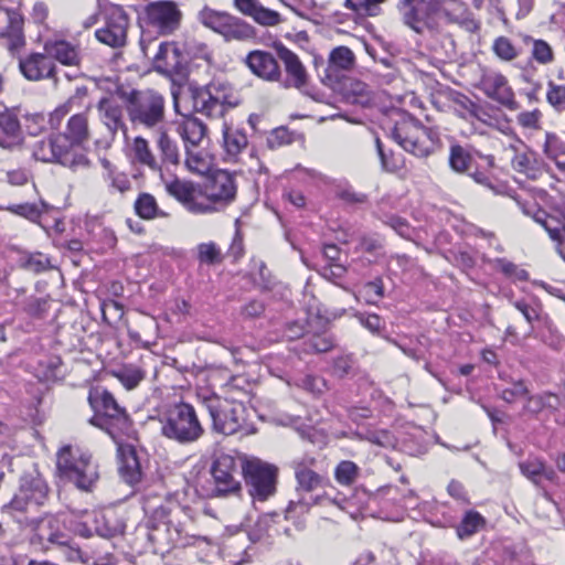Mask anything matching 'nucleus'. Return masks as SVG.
I'll return each mask as SVG.
<instances>
[{
    "label": "nucleus",
    "mask_w": 565,
    "mask_h": 565,
    "mask_svg": "<svg viewBox=\"0 0 565 565\" xmlns=\"http://www.w3.org/2000/svg\"><path fill=\"white\" fill-rule=\"evenodd\" d=\"M56 468L62 480L82 491H90L99 479L97 465L92 455L78 447L64 446L57 452Z\"/></svg>",
    "instance_id": "nucleus-1"
},
{
    "label": "nucleus",
    "mask_w": 565,
    "mask_h": 565,
    "mask_svg": "<svg viewBox=\"0 0 565 565\" xmlns=\"http://www.w3.org/2000/svg\"><path fill=\"white\" fill-rule=\"evenodd\" d=\"M161 434L181 445L198 441L204 435V428L196 411L189 403H178L160 418Z\"/></svg>",
    "instance_id": "nucleus-2"
},
{
    "label": "nucleus",
    "mask_w": 565,
    "mask_h": 565,
    "mask_svg": "<svg viewBox=\"0 0 565 565\" xmlns=\"http://www.w3.org/2000/svg\"><path fill=\"white\" fill-rule=\"evenodd\" d=\"M203 404L212 418L213 429L216 433L226 436L239 431L252 433L248 424V411L242 402L211 395L204 397Z\"/></svg>",
    "instance_id": "nucleus-3"
},
{
    "label": "nucleus",
    "mask_w": 565,
    "mask_h": 565,
    "mask_svg": "<svg viewBox=\"0 0 565 565\" xmlns=\"http://www.w3.org/2000/svg\"><path fill=\"white\" fill-rule=\"evenodd\" d=\"M88 402L97 412L90 419V423L106 430L114 440H117L129 430V416L110 392L106 390L92 391L88 396Z\"/></svg>",
    "instance_id": "nucleus-4"
},
{
    "label": "nucleus",
    "mask_w": 565,
    "mask_h": 565,
    "mask_svg": "<svg viewBox=\"0 0 565 565\" xmlns=\"http://www.w3.org/2000/svg\"><path fill=\"white\" fill-rule=\"evenodd\" d=\"M393 139L416 157H427L436 143L433 131L412 116H403L392 129Z\"/></svg>",
    "instance_id": "nucleus-5"
},
{
    "label": "nucleus",
    "mask_w": 565,
    "mask_h": 565,
    "mask_svg": "<svg viewBox=\"0 0 565 565\" xmlns=\"http://www.w3.org/2000/svg\"><path fill=\"white\" fill-rule=\"evenodd\" d=\"M198 21L223 36L226 42L247 41L255 36V29L246 21L207 6L198 12Z\"/></svg>",
    "instance_id": "nucleus-6"
},
{
    "label": "nucleus",
    "mask_w": 565,
    "mask_h": 565,
    "mask_svg": "<svg viewBox=\"0 0 565 565\" xmlns=\"http://www.w3.org/2000/svg\"><path fill=\"white\" fill-rule=\"evenodd\" d=\"M32 154L39 161L57 162L74 171L89 167L87 157L82 153H72L67 140L61 135L36 141L33 145Z\"/></svg>",
    "instance_id": "nucleus-7"
},
{
    "label": "nucleus",
    "mask_w": 565,
    "mask_h": 565,
    "mask_svg": "<svg viewBox=\"0 0 565 565\" xmlns=\"http://www.w3.org/2000/svg\"><path fill=\"white\" fill-rule=\"evenodd\" d=\"M242 473L253 499L265 501L276 491L277 468L259 459H243Z\"/></svg>",
    "instance_id": "nucleus-8"
},
{
    "label": "nucleus",
    "mask_w": 565,
    "mask_h": 565,
    "mask_svg": "<svg viewBox=\"0 0 565 565\" xmlns=\"http://www.w3.org/2000/svg\"><path fill=\"white\" fill-rule=\"evenodd\" d=\"M130 121L146 128H154L164 119V99L154 90L138 92L128 106Z\"/></svg>",
    "instance_id": "nucleus-9"
},
{
    "label": "nucleus",
    "mask_w": 565,
    "mask_h": 565,
    "mask_svg": "<svg viewBox=\"0 0 565 565\" xmlns=\"http://www.w3.org/2000/svg\"><path fill=\"white\" fill-rule=\"evenodd\" d=\"M98 118L105 131L94 139L95 145L100 149H109L119 131L127 135V125L124 119V107L114 98L103 97L97 106Z\"/></svg>",
    "instance_id": "nucleus-10"
},
{
    "label": "nucleus",
    "mask_w": 565,
    "mask_h": 565,
    "mask_svg": "<svg viewBox=\"0 0 565 565\" xmlns=\"http://www.w3.org/2000/svg\"><path fill=\"white\" fill-rule=\"evenodd\" d=\"M179 513L180 510L171 511L164 507L154 509L148 523L149 540L162 546L177 544L183 531L180 522H175Z\"/></svg>",
    "instance_id": "nucleus-11"
},
{
    "label": "nucleus",
    "mask_w": 565,
    "mask_h": 565,
    "mask_svg": "<svg viewBox=\"0 0 565 565\" xmlns=\"http://www.w3.org/2000/svg\"><path fill=\"white\" fill-rule=\"evenodd\" d=\"M164 188L168 194L180 202L190 213H213L210 203L202 196V188L199 184L175 178L164 181Z\"/></svg>",
    "instance_id": "nucleus-12"
},
{
    "label": "nucleus",
    "mask_w": 565,
    "mask_h": 565,
    "mask_svg": "<svg viewBox=\"0 0 565 565\" xmlns=\"http://www.w3.org/2000/svg\"><path fill=\"white\" fill-rule=\"evenodd\" d=\"M104 26L95 32L97 40L111 47L125 45L129 21L124 9L110 4L104 10Z\"/></svg>",
    "instance_id": "nucleus-13"
},
{
    "label": "nucleus",
    "mask_w": 565,
    "mask_h": 565,
    "mask_svg": "<svg viewBox=\"0 0 565 565\" xmlns=\"http://www.w3.org/2000/svg\"><path fill=\"white\" fill-rule=\"evenodd\" d=\"M241 458L228 454L218 455L212 463L211 473L215 483V491L218 494L235 493L241 490L238 480Z\"/></svg>",
    "instance_id": "nucleus-14"
},
{
    "label": "nucleus",
    "mask_w": 565,
    "mask_h": 565,
    "mask_svg": "<svg viewBox=\"0 0 565 565\" xmlns=\"http://www.w3.org/2000/svg\"><path fill=\"white\" fill-rule=\"evenodd\" d=\"M478 87L487 97L495 100L504 107L511 110H515L518 108L514 92L509 85L508 78L502 73L491 68H483Z\"/></svg>",
    "instance_id": "nucleus-15"
},
{
    "label": "nucleus",
    "mask_w": 565,
    "mask_h": 565,
    "mask_svg": "<svg viewBox=\"0 0 565 565\" xmlns=\"http://www.w3.org/2000/svg\"><path fill=\"white\" fill-rule=\"evenodd\" d=\"M202 196L210 203L213 213L232 203L236 196L233 175L226 171L216 172L202 189Z\"/></svg>",
    "instance_id": "nucleus-16"
},
{
    "label": "nucleus",
    "mask_w": 565,
    "mask_h": 565,
    "mask_svg": "<svg viewBox=\"0 0 565 565\" xmlns=\"http://www.w3.org/2000/svg\"><path fill=\"white\" fill-rule=\"evenodd\" d=\"M398 11L406 25L417 33H422L425 28L430 26L433 13H437L435 2L424 0H403L398 4Z\"/></svg>",
    "instance_id": "nucleus-17"
},
{
    "label": "nucleus",
    "mask_w": 565,
    "mask_h": 565,
    "mask_svg": "<svg viewBox=\"0 0 565 565\" xmlns=\"http://www.w3.org/2000/svg\"><path fill=\"white\" fill-rule=\"evenodd\" d=\"M277 57L284 64L286 77L282 82L285 87L302 89L309 79L308 72L300 61L299 56L286 47L282 43H275Z\"/></svg>",
    "instance_id": "nucleus-18"
},
{
    "label": "nucleus",
    "mask_w": 565,
    "mask_h": 565,
    "mask_svg": "<svg viewBox=\"0 0 565 565\" xmlns=\"http://www.w3.org/2000/svg\"><path fill=\"white\" fill-rule=\"evenodd\" d=\"M25 525L34 532V536L40 543L46 541L56 545H66L71 540L64 532L63 523L53 515H46L39 520L25 519Z\"/></svg>",
    "instance_id": "nucleus-19"
},
{
    "label": "nucleus",
    "mask_w": 565,
    "mask_h": 565,
    "mask_svg": "<svg viewBox=\"0 0 565 565\" xmlns=\"http://www.w3.org/2000/svg\"><path fill=\"white\" fill-rule=\"evenodd\" d=\"M150 22L159 28L161 33H172L180 25L182 13L172 1L150 3L147 8Z\"/></svg>",
    "instance_id": "nucleus-20"
},
{
    "label": "nucleus",
    "mask_w": 565,
    "mask_h": 565,
    "mask_svg": "<svg viewBox=\"0 0 565 565\" xmlns=\"http://www.w3.org/2000/svg\"><path fill=\"white\" fill-rule=\"evenodd\" d=\"M245 64L255 76L263 81H281L282 73L280 66L276 57L267 51L255 50L249 52L245 58Z\"/></svg>",
    "instance_id": "nucleus-21"
},
{
    "label": "nucleus",
    "mask_w": 565,
    "mask_h": 565,
    "mask_svg": "<svg viewBox=\"0 0 565 565\" xmlns=\"http://www.w3.org/2000/svg\"><path fill=\"white\" fill-rule=\"evenodd\" d=\"M22 26L23 18L18 10L0 6V38L8 39V47L12 52L24 45Z\"/></svg>",
    "instance_id": "nucleus-22"
},
{
    "label": "nucleus",
    "mask_w": 565,
    "mask_h": 565,
    "mask_svg": "<svg viewBox=\"0 0 565 565\" xmlns=\"http://www.w3.org/2000/svg\"><path fill=\"white\" fill-rule=\"evenodd\" d=\"M355 64L356 58L351 49L344 45L334 47L328 56L324 81L338 82L344 74L353 71Z\"/></svg>",
    "instance_id": "nucleus-23"
},
{
    "label": "nucleus",
    "mask_w": 565,
    "mask_h": 565,
    "mask_svg": "<svg viewBox=\"0 0 565 565\" xmlns=\"http://www.w3.org/2000/svg\"><path fill=\"white\" fill-rule=\"evenodd\" d=\"M235 8L263 26H276L282 22L280 13L265 8L258 0H234Z\"/></svg>",
    "instance_id": "nucleus-24"
},
{
    "label": "nucleus",
    "mask_w": 565,
    "mask_h": 565,
    "mask_svg": "<svg viewBox=\"0 0 565 565\" xmlns=\"http://www.w3.org/2000/svg\"><path fill=\"white\" fill-rule=\"evenodd\" d=\"M19 66L21 73L29 81L52 77L55 71V65L46 53H33L25 60H21Z\"/></svg>",
    "instance_id": "nucleus-25"
},
{
    "label": "nucleus",
    "mask_w": 565,
    "mask_h": 565,
    "mask_svg": "<svg viewBox=\"0 0 565 565\" xmlns=\"http://www.w3.org/2000/svg\"><path fill=\"white\" fill-rule=\"evenodd\" d=\"M119 455V473L121 478L129 484H136L141 479V467L137 457V451L132 446H120Z\"/></svg>",
    "instance_id": "nucleus-26"
},
{
    "label": "nucleus",
    "mask_w": 565,
    "mask_h": 565,
    "mask_svg": "<svg viewBox=\"0 0 565 565\" xmlns=\"http://www.w3.org/2000/svg\"><path fill=\"white\" fill-rule=\"evenodd\" d=\"M70 145V150L73 145H83L89 139V125H88V108L85 111L72 115L66 124L63 135Z\"/></svg>",
    "instance_id": "nucleus-27"
},
{
    "label": "nucleus",
    "mask_w": 565,
    "mask_h": 565,
    "mask_svg": "<svg viewBox=\"0 0 565 565\" xmlns=\"http://www.w3.org/2000/svg\"><path fill=\"white\" fill-rule=\"evenodd\" d=\"M177 131L186 147H200L206 137V126L196 117H184L177 124Z\"/></svg>",
    "instance_id": "nucleus-28"
},
{
    "label": "nucleus",
    "mask_w": 565,
    "mask_h": 565,
    "mask_svg": "<svg viewBox=\"0 0 565 565\" xmlns=\"http://www.w3.org/2000/svg\"><path fill=\"white\" fill-rule=\"evenodd\" d=\"M44 51L50 58H55L64 65H77L79 52L76 45L65 40H49L44 44Z\"/></svg>",
    "instance_id": "nucleus-29"
},
{
    "label": "nucleus",
    "mask_w": 565,
    "mask_h": 565,
    "mask_svg": "<svg viewBox=\"0 0 565 565\" xmlns=\"http://www.w3.org/2000/svg\"><path fill=\"white\" fill-rule=\"evenodd\" d=\"M154 67L163 74L178 71L180 61V51L174 43H161L157 54L153 57Z\"/></svg>",
    "instance_id": "nucleus-30"
},
{
    "label": "nucleus",
    "mask_w": 565,
    "mask_h": 565,
    "mask_svg": "<svg viewBox=\"0 0 565 565\" xmlns=\"http://www.w3.org/2000/svg\"><path fill=\"white\" fill-rule=\"evenodd\" d=\"M0 129L7 138L0 139V147L12 149L21 142V127L15 115L10 113L7 107L0 110Z\"/></svg>",
    "instance_id": "nucleus-31"
},
{
    "label": "nucleus",
    "mask_w": 565,
    "mask_h": 565,
    "mask_svg": "<svg viewBox=\"0 0 565 565\" xmlns=\"http://www.w3.org/2000/svg\"><path fill=\"white\" fill-rule=\"evenodd\" d=\"M294 470L299 491L313 492L328 483V479L313 471L305 462H295Z\"/></svg>",
    "instance_id": "nucleus-32"
},
{
    "label": "nucleus",
    "mask_w": 565,
    "mask_h": 565,
    "mask_svg": "<svg viewBox=\"0 0 565 565\" xmlns=\"http://www.w3.org/2000/svg\"><path fill=\"white\" fill-rule=\"evenodd\" d=\"M130 149L135 162L149 168L153 172L162 171L161 163L152 152L147 139L140 136L135 137Z\"/></svg>",
    "instance_id": "nucleus-33"
},
{
    "label": "nucleus",
    "mask_w": 565,
    "mask_h": 565,
    "mask_svg": "<svg viewBox=\"0 0 565 565\" xmlns=\"http://www.w3.org/2000/svg\"><path fill=\"white\" fill-rule=\"evenodd\" d=\"M156 146L160 153V163L178 166L180 163V150L177 141L166 129L160 128L157 132Z\"/></svg>",
    "instance_id": "nucleus-34"
},
{
    "label": "nucleus",
    "mask_w": 565,
    "mask_h": 565,
    "mask_svg": "<svg viewBox=\"0 0 565 565\" xmlns=\"http://www.w3.org/2000/svg\"><path fill=\"white\" fill-rule=\"evenodd\" d=\"M193 99L194 108L206 117L218 119L226 114L207 86L196 90Z\"/></svg>",
    "instance_id": "nucleus-35"
},
{
    "label": "nucleus",
    "mask_w": 565,
    "mask_h": 565,
    "mask_svg": "<svg viewBox=\"0 0 565 565\" xmlns=\"http://www.w3.org/2000/svg\"><path fill=\"white\" fill-rule=\"evenodd\" d=\"M206 86L211 94H214V99L221 104L225 113L241 104V98L232 85L215 81Z\"/></svg>",
    "instance_id": "nucleus-36"
},
{
    "label": "nucleus",
    "mask_w": 565,
    "mask_h": 565,
    "mask_svg": "<svg viewBox=\"0 0 565 565\" xmlns=\"http://www.w3.org/2000/svg\"><path fill=\"white\" fill-rule=\"evenodd\" d=\"M184 164L190 172L203 175L211 170L212 159L205 150L199 149V147H186Z\"/></svg>",
    "instance_id": "nucleus-37"
},
{
    "label": "nucleus",
    "mask_w": 565,
    "mask_h": 565,
    "mask_svg": "<svg viewBox=\"0 0 565 565\" xmlns=\"http://www.w3.org/2000/svg\"><path fill=\"white\" fill-rule=\"evenodd\" d=\"M111 374L128 391L135 390L146 377V372L141 367L132 364L124 365L113 371Z\"/></svg>",
    "instance_id": "nucleus-38"
},
{
    "label": "nucleus",
    "mask_w": 565,
    "mask_h": 565,
    "mask_svg": "<svg viewBox=\"0 0 565 565\" xmlns=\"http://www.w3.org/2000/svg\"><path fill=\"white\" fill-rule=\"evenodd\" d=\"M525 43L531 44V57L542 66L550 65L555 60L553 47L542 39L525 38Z\"/></svg>",
    "instance_id": "nucleus-39"
},
{
    "label": "nucleus",
    "mask_w": 565,
    "mask_h": 565,
    "mask_svg": "<svg viewBox=\"0 0 565 565\" xmlns=\"http://www.w3.org/2000/svg\"><path fill=\"white\" fill-rule=\"evenodd\" d=\"M386 0H345L344 9L361 18L376 17L381 13V7Z\"/></svg>",
    "instance_id": "nucleus-40"
},
{
    "label": "nucleus",
    "mask_w": 565,
    "mask_h": 565,
    "mask_svg": "<svg viewBox=\"0 0 565 565\" xmlns=\"http://www.w3.org/2000/svg\"><path fill=\"white\" fill-rule=\"evenodd\" d=\"M561 404L559 397L551 392H544L537 395H529L527 403L524 405L526 412L539 414L544 408L557 409Z\"/></svg>",
    "instance_id": "nucleus-41"
},
{
    "label": "nucleus",
    "mask_w": 565,
    "mask_h": 565,
    "mask_svg": "<svg viewBox=\"0 0 565 565\" xmlns=\"http://www.w3.org/2000/svg\"><path fill=\"white\" fill-rule=\"evenodd\" d=\"M223 136L226 153L231 157L239 154L248 145L247 136L242 130L225 127Z\"/></svg>",
    "instance_id": "nucleus-42"
},
{
    "label": "nucleus",
    "mask_w": 565,
    "mask_h": 565,
    "mask_svg": "<svg viewBox=\"0 0 565 565\" xmlns=\"http://www.w3.org/2000/svg\"><path fill=\"white\" fill-rule=\"evenodd\" d=\"M360 476V468L350 460H342L334 469V479L344 487L352 486Z\"/></svg>",
    "instance_id": "nucleus-43"
},
{
    "label": "nucleus",
    "mask_w": 565,
    "mask_h": 565,
    "mask_svg": "<svg viewBox=\"0 0 565 565\" xmlns=\"http://www.w3.org/2000/svg\"><path fill=\"white\" fill-rule=\"evenodd\" d=\"M136 213L145 220H151L160 215L157 200L149 193H141L135 202Z\"/></svg>",
    "instance_id": "nucleus-44"
},
{
    "label": "nucleus",
    "mask_w": 565,
    "mask_h": 565,
    "mask_svg": "<svg viewBox=\"0 0 565 565\" xmlns=\"http://www.w3.org/2000/svg\"><path fill=\"white\" fill-rule=\"evenodd\" d=\"M472 162L471 154L461 146L452 145L449 152V164L456 172L468 171Z\"/></svg>",
    "instance_id": "nucleus-45"
},
{
    "label": "nucleus",
    "mask_w": 565,
    "mask_h": 565,
    "mask_svg": "<svg viewBox=\"0 0 565 565\" xmlns=\"http://www.w3.org/2000/svg\"><path fill=\"white\" fill-rule=\"evenodd\" d=\"M492 51L503 62H512L519 57V50L507 36H499L493 41Z\"/></svg>",
    "instance_id": "nucleus-46"
},
{
    "label": "nucleus",
    "mask_w": 565,
    "mask_h": 565,
    "mask_svg": "<svg viewBox=\"0 0 565 565\" xmlns=\"http://www.w3.org/2000/svg\"><path fill=\"white\" fill-rule=\"evenodd\" d=\"M546 100L555 110L565 111V85L550 81L547 83Z\"/></svg>",
    "instance_id": "nucleus-47"
},
{
    "label": "nucleus",
    "mask_w": 565,
    "mask_h": 565,
    "mask_svg": "<svg viewBox=\"0 0 565 565\" xmlns=\"http://www.w3.org/2000/svg\"><path fill=\"white\" fill-rule=\"evenodd\" d=\"M534 220L545 228L553 241L562 238L563 227L555 217L547 215L544 211H540L534 215Z\"/></svg>",
    "instance_id": "nucleus-48"
},
{
    "label": "nucleus",
    "mask_w": 565,
    "mask_h": 565,
    "mask_svg": "<svg viewBox=\"0 0 565 565\" xmlns=\"http://www.w3.org/2000/svg\"><path fill=\"white\" fill-rule=\"evenodd\" d=\"M545 462L539 458H527L520 462L519 467L523 476L530 479L535 484H539V479L544 471Z\"/></svg>",
    "instance_id": "nucleus-49"
},
{
    "label": "nucleus",
    "mask_w": 565,
    "mask_h": 565,
    "mask_svg": "<svg viewBox=\"0 0 565 565\" xmlns=\"http://www.w3.org/2000/svg\"><path fill=\"white\" fill-rule=\"evenodd\" d=\"M483 519L477 512H468L457 529L460 539L468 537L477 532L482 525Z\"/></svg>",
    "instance_id": "nucleus-50"
},
{
    "label": "nucleus",
    "mask_w": 565,
    "mask_h": 565,
    "mask_svg": "<svg viewBox=\"0 0 565 565\" xmlns=\"http://www.w3.org/2000/svg\"><path fill=\"white\" fill-rule=\"evenodd\" d=\"M529 388L524 381H511V387L502 390L500 396L507 403H514L520 398L529 397Z\"/></svg>",
    "instance_id": "nucleus-51"
},
{
    "label": "nucleus",
    "mask_w": 565,
    "mask_h": 565,
    "mask_svg": "<svg viewBox=\"0 0 565 565\" xmlns=\"http://www.w3.org/2000/svg\"><path fill=\"white\" fill-rule=\"evenodd\" d=\"M79 100L77 95L70 97L63 105L56 107L50 115V125L52 128L57 129L61 126L63 118L71 113L75 104Z\"/></svg>",
    "instance_id": "nucleus-52"
},
{
    "label": "nucleus",
    "mask_w": 565,
    "mask_h": 565,
    "mask_svg": "<svg viewBox=\"0 0 565 565\" xmlns=\"http://www.w3.org/2000/svg\"><path fill=\"white\" fill-rule=\"evenodd\" d=\"M198 255L199 260L205 264H215L222 260L221 249L212 242L200 244Z\"/></svg>",
    "instance_id": "nucleus-53"
},
{
    "label": "nucleus",
    "mask_w": 565,
    "mask_h": 565,
    "mask_svg": "<svg viewBox=\"0 0 565 565\" xmlns=\"http://www.w3.org/2000/svg\"><path fill=\"white\" fill-rule=\"evenodd\" d=\"M8 210L17 215L23 216L30 221L38 220L42 214V209L38 204L24 203L15 204L8 207Z\"/></svg>",
    "instance_id": "nucleus-54"
},
{
    "label": "nucleus",
    "mask_w": 565,
    "mask_h": 565,
    "mask_svg": "<svg viewBox=\"0 0 565 565\" xmlns=\"http://www.w3.org/2000/svg\"><path fill=\"white\" fill-rule=\"evenodd\" d=\"M352 96L350 98L353 104H359L362 106L367 105L371 102V93L369 87L361 82H355L351 85L350 93Z\"/></svg>",
    "instance_id": "nucleus-55"
},
{
    "label": "nucleus",
    "mask_w": 565,
    "mask_h": 565,
    "mask_svg": "<svg viewBox=\"0 0 565 565\" xmlns=\"http://www.w3.org/2000/svg\"><path fill=\"white\" fill-rule=\"evenodd\" d=\"M542 113L539 109L522 111L516 116L519 125L527 129H540Z\"/></svg>",
    "instance_id": "nucleus-56"
},
{
    "label": "nucleus",
    "mask_w": 565,
    "mask_h": 565,
    "mask_svg": "<svg viewBox=\"0 0 565 565\" xmlns=\"http://www.w3.org/2000/svg\"><path fill=\"white\" fill-rule=\"evenodd\" d=\"M363 292L367 303H375V298H382L384 296V286L382 279L377 278L374 281L367 282L363 288Z\"/></svg>",
    "instance_id": "nucleus-57"
},
{
    "label": "nucleus",
    "mask_w": 565,
    "mask_h": 565,
    "mask_svg": "<svg viewBox=\"0 0 565 565\" xmlns=\"http://www.w3.org/2000/svg\"><path fill=\"white\" fill-rule=\"evenodd\" d=\"M31 504L32 501L29 490L21 488L7 508L13 511L26 512Z\"/></svg>",
    "instance_id": "nucleus-58"
},
{
    "label": "nucleus",
    "mask_w": 565,
    "mask_h": 565,
    "mask_svg": "<svg viewBox=\"0 0 565 565\" xmlns=\"http://www.w3.org/2000/svg\"><path fill=\"white\" fill-rule=\"evenodd\" d=\"M333 348V342L330 338L324 335H316L307 343V352L323 353Z\"/></svg>",
    "instance_id": "nucleus-59"
},
{
    "label": "nucleus",
    "mask_w": 565,
    "mask_h": 565,
    "mask_svg": "<svg viewBox=\"0 0 565 565\" xmlns=\"http://www.w3.org/2000/svg\"><path fill=\"white\" fill-rule=\"evenodd\" d=\"M106 179L110 182V188L120 193L127 192L131 186L128 177L119 171H111Z\"/></svg>",
    "instance_id": "nucleus-60"
},
{
    "label": "nucleus",
    "mask_w": 565,
    "mask_h": 565,
    "mask_svg": "<svg viewBox=\"0 0 565 565\" xmlns=\"http://www.w3.org/2000/svg\"><path fill=\"white\" fill-rule=\"evenodd\" d=\"M356 317H358L359 321L361 322V324L373 333H379L383 328V321H382L381 317L375 313H373V315L359 313Z\"/></svg>",
    "instance_id": "nucleus-61"
},
{
    "label": "nucleus",
    "mask_w": 565,
    "mask_h": 565,
    "mask_svg": "<svg viewBox=\"0 0 565 565\" xmlns=\"http://www.w3.org/2000/svg\"><path fill=\"white\" fill-rule=\"evenodd\" d=\"M25 266L34 273H41L50 267V260L45 255L39 253L31 255L26 260Z\"/></svg>",
    "instance_id": "nucleus-62"
},
{
    "label": "nucleus",
    "mask_w": 565,
    "mask_h": 565,
    "mask_svg": "<svg viewBox=\"0 0 565 565\" xmlns=\"http://www.w3.org/2000/svg\"><path fill=\"white\" fill-rule=\"evenodd\" d=\"M386 224L390 225L402 237L411 238L412 230L404 218L398 216H390Z\"/></svg>",
    "instance_id": "nucleus-63"
},
{
    "label": "nucleus",
    "mask_w": 565,
    "mask_h": 565,
    "mask_svg": "<svg viewBox=\"0 0 565 565\" xmlns=\"http://www.w3.org/2000/svg\"><path fill=\"white\" fill-rule=\"evenodd\" d=\"M301 386L313 394H319L323 391L326 382L321 377L307 375L301 380Z\"/></svg>",
    "instance_id": "nucleus-64"
}]
</instances>
